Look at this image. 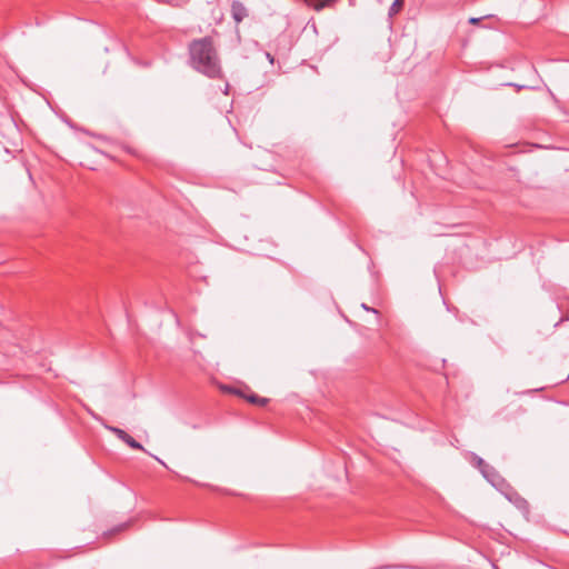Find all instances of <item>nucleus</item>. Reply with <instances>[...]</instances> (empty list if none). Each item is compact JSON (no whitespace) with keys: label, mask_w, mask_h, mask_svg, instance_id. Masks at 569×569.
I'll list each match as a JSON object with an SVG mask.
<instances>
[{"label":"nucleus","mask_w":569,"mask_h":569,"mask_svg":"<svg viewBox=\"0 0 569 569\" xmlns=\"http://www.w3.org/2000/svg\"><path fill=\"white\" fill-rule=\"evenodd\" d=\"M228 90H229V84L227 83V84L224 86V93H226V94H228Z\"/></svg>","instance_id":"nucleus-12"},{"label":"nucleus","mask_w":569,"mask_h":569,"mask_svg":"<svg viewBox=\"0 0 569 569\" xmlns=\"http://www.w3.org/2000/svg\"><path fill=\"white\" fill-rule=\"evenodd\" d=\"M154 459H156L157 461H159L161 465H163L164 467H167V465H166V463L163 462V460H161L160 458L154 457Z\"/></svg>","instance_id":"nucleus-11"},{"label":"nucleus","mask_w":569,"mask_h":569,"mask_svg":"<svg viewBox=\"0 0 569 569\" xmlns=\"http://www.w3.org/2000/svg\"><path fill=\"white\" fill-rule=\"evenodd\" d=\"M266 57L271 63L273 62V57L269 52L266 53Z\"/></svg>","instance_id":"nucleus-10"},{"label":"nucleus","mask_w":569,"mask_h":569,"mask_svg":"<svg viewBox=\"0 0 569 569\" xmlns=\"http://www.w3.org/2000/svg\"><path fill=\"white\" fill-rule=\"evenodd\" d=\"M231 12H232V17L236 20V22H241L244 19V17L247 16V9L239 1H234L232 3Z\"/></svg>","instance_id":"nucleus-3"},{"label":"nucleus","mask_w":569,"mask_h":569,"mask_svg":"<svg viewBox=\"0 0 569 569\" xmlns=\"http://www.w3.org/2000/svg\"><path fill=\"white\" fill-rule=\"evenodd\" d=\"M361 307H362L365 310H367V311H372V312L377 313V310H376V309H373V308H369L366 303H362V305H361Z\"/></svg>","instance_id":"nucleus-8"},{"label":"nucleus","mask_w":569,"mask_h":569,"mask_svg":"<svg viewBox=\"0 0 569 569\" xmlns=\"http://www.w3.org/2000/svg\"><path fill=\"white\" fill-rule=\"evenodd\" d=\"M476 460H477V466L480 468V471L481 473L483 475V477L490 481L491 483H493V479L492 477L495 476L493 475V470L492 468H490L485 461L483 459L479 458V457H476Z\"/></svg>","instance_id":"nucleus-4"},{"label":"nucleus","mask_w":569,"mask_h":569,"mask_svg":"<svg viewBox=\"0 0 569 569\" xmlns=\"http://www.w3.org/2000/svg\"><path fill=\"white\" fill-rule=\"evenodd\" d=\"M399 6H401V0H395V2L392 3V6L390 8V11L391 12H397Z\"/></svg>","instance_id":"nucleus-7"},{"label":"nucleus","mask_w":569,"mask_h":569,"mask_svg":"<svg viewBox=\"0 0 569 569\" xmlns=\"http://www.w3.org/2000/svg\"><path fill=\"white\" fill-rule=\"evenodd\" d=\"M248 400H249L250 402H252V403H257V405H259V406H264V405L268 402V399H267V398H260V397L254 396V395H253V396H250V397L248 398Z\"/></svg>","instance_id":"nucleus-6"},{"label":"nucleus","mask_w":569,"mask_h":569,"mask_svg":"<svg viewBox=\"0 0 569 569\" xmlns=\"http://www.w3.org/2000/svg\"><path fill=\"white\" fill-rule=\"evenodd\" d=\"M336 0H305V2L316 11H321L326 7L332 4Z\"/></svg>","instance_id":"nucleus-5"},{"label":"nucleus","mask_w":569,"mask_h":569,"mask_svg":"<svg viewBox=\"0 0 569 569\" xmlns=\"http://www.w3.org/2000/svg\"><path fill=\"white\" fill-rule=\"evenodd\" d=\"M479 20H480L479 18H470V19H469V22H470V23H472V24H475V23H478V22H479Z\"/></svg>","instance_id":"nucleus-9"},{"label":"nucleus","mask_w":569,"mask_h":569,"mask_svg":"<svg viewBox=\"0 0 569 569\" xmlns=\"http://www.w3.org/2000/svg\"><path fill=\"white\" fill-rule=\"evenodd\" d=\"M104 428L109 431H111L112 433H114L120 440H122L123 442H126L130 448L132 449H137V450H142V451H146V449L143 448V446L141 443H139L138 441H136L131 436H129L124 430L118 428V427H113V426H109V425H103Z\"/></svg>","instance_id":"nucleus-2"},{"label":"nucleus","mask_w":569,"mask_h":569,"mask_svg":"<svg viewBox=\"0 0 569 569\" xmlns=\"http://www.w3.org/2000/svg\"><path fill=\"white\" fill-rule=\"evenodd\" d=\"M189 53L191 66L197 71L209 78L221 74L220 61L210 37L193 40L189 46Z\"/></svg>","instance_id":"nucleus-1"}]
</instances>
